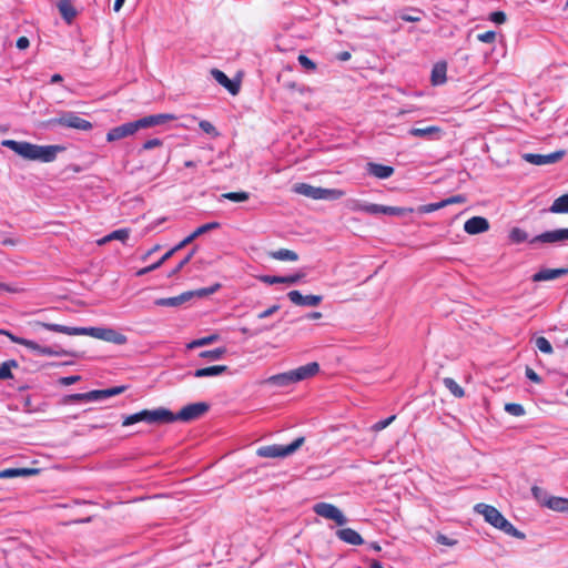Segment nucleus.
<instances>
[{
    "label": "nucleus",
    "instance_id": "obj_34",
    "mask_svg": "<svg viewBox=\"0 0 568 568\" xmlns=\"http://www.w3.org/2000/svg\"><path fill=\"white\" fill-rule=\"evenodd\" d=\"M445 387L457 398H462L465 395V392L462 386H459L454 378L445 377L443 379Z\"/></svg>",
    "mask_w": 568,
    "mask_h": 568
},
{
    "label": "nucleus",
    "instance_id": "obj_56",
    "mask_svg": "<svg viewBox=\"0 0 568 568\" xmlns=\"http://www.w3.org/2000/svg\"><path fill=\"white\" fill-rule=\"evenodd\" d=\"M525 375L532 383H536V384L541 383L540 376L531 367H528V366L526 367Z\"/></svg>",
    "mask_w": 568,
    "mask_h": 568
},
{
    "label": "nucleus",
    "instance_id": "obj_40",
    "mask_svg": "<svg viewBox=\"0 0 568 568\" xmlns=\"http://www.w3.org/2000/svg\"><path fill=\"white\" fill-rule=\"evenodd\" d=\"M535 345L544 354H552L554 353L550 342L544 336L536 337Z\"/></svg>",
    "mask_w": 568,
    "mask_h": 568
},
{
    "label": "nucleus",
    "instance_id": "obj_35",
    "mask_svg": "<svg viewBox=\"0 0 568 568\" xmlns=\"http://www.w3.org/2000/svg\"><path fill=\"white\" fill-rule=\"evenodd\" d=\"M220 287L221 285L216 283L212 286L187 291L186 293H191L190 300H192L193 297L203 298L215 293Z\"/></svg>",
    "mask_w": 568,
    "mask_h": 568
},
{
    "label": "nucleus",
    "instance_id": "obj_22",
    "mask_svg": "<svg viewBox=\"0 0 568 568\" xmlns=\"http://www.w3.org/2000/svg\"><path fill=\"white\" fill-rule=\"evenodd\" d=\"M447 63L445 61H440L434 64L430 75V81L433 85L444 84L447 80Z\"/></svg>",
    "mask_w": 568,
    "mask_h": 568
},
{
    "label": "nucleus",
    "instance_id": "obj_52",
    "mask_svg": "<svg viewBox=\"0 0 568 568\" xmlns=\"http://www.w3.org/2000/svg\"><path fill=\"white\" fill-rule=\"evenodd\" d=\"M489 20L497 24H503L506 22L507 17L504 11H494L489 14Z\"/></svg>",
    "mask_w": 568,
    "mask_h": 568
},
{
    "label": "nucleus",
    "instance_id": "obj_7",
    "mask_svg": "<svg viewBox=\"0 0 568 568\" xmlns=\"http://www.w3.org/2000/svg\"><path fill=\"white\" fill-rule=\"evenodd\" d=\"M294 192L313 200H338L344 195L342 190L317 187L307 183L295 184Z\"/></svg>",
    "mask_w": 568,
    "mask_h": 568
},
{
    "label": "nucleus",
    "instance_id": "obj_10",
    "mask_svg": "<svg viewBox=\"0 0 568 568\" xmlns=\"http://www.w3.org/2000/svg\"><path fill=\"white\" fill-rule=\"evenodd\" d=\"M209 410L206 403H193L184 406L178 414L172 413V423L176 420L192 422Z\"/></svg>",
    "mask_w": 568,
    "mask_h": 568
},
{
    "label": "nucleus",
    "instance_id": "obj_6",
    "mask_svg": "<svg viewBox=\"0 0 568 568\" xmlns=\"http://www.w3.org/2000/svg\"><path fill=\"white\" fill-rule=\"evenodd\" d=\"M45 128L63 126L79 131H90L93 125L90 121L79 116L72 111H62L59 116L49 119L43 123Z\"/></svg>",
    "mask_w": 568,
    "mask_h": 568
},
{
    "label": "nucleus",
    "instance_id": "obj_41",
    "mask_svg": "<svg viewBox=\"0 0 568 568\" xmlns=\"http://www.w3.org/2000/svg\"><path fill=\"white\" fill-rule=\"evenodd\" d=\"M443 207H445L444 200H442L439 202H436V203H428V204H425V205H420L417 209V212L420 213V214H427V213H432V212H435L437 210H440Z\"/></svg>",
    "mask_w": 568,
    "mask_h": 568
},
{
    "label": "nucleus",
    "instance_id": "obj_25",
    "mask_svg": "<svg viewBox=\"0 0 568 568\" xmlns=\"http://www.w3.org/2000/svg\"><path fill=\"white\" fill-rule=\"evenodd\" d=\"M227 371V366L225 365H215L204 368H199L193 373V376L196 378H203V377H213L221 375L222 373Z\"/></svg>",
    "mask_w": 568,
    "mask_h": 568
},
{
    "label": "nucleus",
    "instance_id": "obj_23",
    "mask_svg": "<svg viewBox=\"0 0 568 568\" xmlns=\"http://www.w3.org/2000/svg\"><path fill=\"white\" fill-rule=\"evenodd\" d=\"M58 9L67 23H71L77 16V10L71 0H59Z\"/></svg>",
    "mask_w": 568,
    "mask_h": 568
},
{
    "label": "nucleus",
    "instance_id": "obj_39",
    "mask_svg": "<svg viewBox=\"0 0 568 568\" xmlns=\"http://www.w3.org/2000/svg\"><path fill=\"white\" fill-rule=\"evenodd\" d=\"M509 239L514 243H524L528 241V233L520 227H514L509 233Z\"/></svg>",
    "mask_w": 568,
    "mask_h": 568
},
{
    "label": "nucleus",
    "instance_id": "obj_26",
    "mask_svg": "<svg viewBox=\"0 0 568 568\" xmlns=\"http://www.w3.org/2000/svg\"><path fill=\"white\" fill-rule=\"evenodd\" d=\"M190 295H191V293L184 292L178 296L160 298L155 302V304L159 306L176 307V306H180L181 304L190 301Z\"/></svg>",
    "mask_w": 568,
    "mask_h": 568
},
{
    "label": "nucleus",
    "instance_id": "obj_5",
    "mask_svg": "<svg viewBox=\"0 0 568 568\" xmlns=\"http://www.w3.org/2000/svg\"><path fill=\"white\" fill-rule=\"evenodd\" d=\"M154 424H170L172 423V412L164 407L156 409H143L141 412L126 415L123 417L122 426H131L136 423Z\"/></svg>",
    "mask_w": 568,
    "mask_h": 568
},
{
    "label": "nucleus",
    "instance_id": "obj_44",
    "mask_svg": "<svg viewBox=\"0 0 568 568\" xmlns=\"http://www.w3.org/2000/svg\"><path fill=\"white\" fill-rule=\"evenodd\" d=\"M216 339V335H210L202 338H197L187 344V348L193 349L204 345H209Z\"/></svg>",
    "mask_w": 568,
    "mask_h": 568
},
{
    "label": "nucleus",
    "instance_id": "obj_59",
    "mask_svg": "<svg viewBox=\"0 0 568 568\" xmlns=\"http://www.w3.org/2000/svg\"><path fill=\"white\" fill-rule=\"evenodd\" d=\"M436 541L440 545H445V546H454L456 545V540L447 537L446 535H443V534H438L437 537H436Z\"/></svg>",
    "mask_w": 568,
    "mask_h": 568
},
{
    "label": "nucleus",
    "instance_id": "obj_28",
    "mask_svg": "<svg viewBox=\"0 0 568 568\" xmlns=\"http://www.w3.org/2000/svg\"><path fill=\"white\" fill-rule=\"evenodd\" d=\"M548 211L555 214H568V193L557 197Z\"/></svg>",
    "mask_w": 568,
    "mask_h": 568
},
{
    "label": "nucleus",
    "instance_id": "obj_45",
    "mask_svg": "<svg viewBox=\"0 0 568 568\" xmlns=\"http://www.w3.org/2000/svg\"><path fill=\"white\" fill-rule=\"evenodd\" d=\"M505 410L513 416H523L525 414L523 405L516 403L506 404Z\"/></svg>",
    "mask_w": 568,
    "mask_h": 568
},
{
    "label": "nucleus",
    "instance_id": "obj_11",
    "mask_svg": "<svg viewBox=\"0 0 568 568\" xmlns=\"http://www.w3.org/2000/svg\"><path fill=\"white\" fill-rule=\"evenodd\" d=\"M313 511L325 518L335 521L338 526L347 523L345 515L333 504L317 503L313 506Z\"/></svg>",
    "mask_w": 568,
    "mask_h": 568
},
{
    "label": "nucleus",
    "instance_id": "obj_2",
    "mask_svg": "<svg viewBox=\"0 0 568 568\" xmlns=\"http://www.w3.org/2000/svg\"><path fill=\"white\" fill-rule=\"evenodd\" d=\"M176 116L170 113L150 114L135 121L126 122L110 129L106 133V141L114 142L133 135L142 129L163 125L169 121L175 120Z\"/></svg>",
    "mask_w": 568,
    "mask_h": 568
},
{
    "label": "nucleus",
    "instance_id": "obj_15",
    "mask_svg": "<svg viewBox=\"0 0 568 568\" xmlns=\"http://www.w3.org/2000/svg\"><path fill=\"white\" fill-rule=\"evenodd\" d=\"M489 229V222L483 216H473L468 219L464 224V231L467 234L475 235L480 234Z\"/></svg>",
    "mask_w": 568,
    "mask_h": 568
},
{
    "label": "nucleus",
    "instance_id": "obj_3",
    "mask_svg": "<svg viewBox=\"0 0 568 568\" xmlns=\"http://www.w3.org/2000/svg\"><path fill=\"white\" fill-rule=\"evenodd\" d=\"M475 513L481 515L486 523L499 529L508 536L524 540L526 535L518 530L504 515L494 506L479 503L474 506Z\"/></svg>",
    "mask_w": 568,
    "mask_h": 568
},
{
    "label": "nucleus",
    "instance_id": "obj_18",
    "mask_svg": "<svg viewBox=\"0 0 568 568\" xmlns=\"http://www.w3.org/2000/svg\"><path fill=\"white\" fill-rule=\"evenodd\" d=\"M366 171L369 175H373L377 179H388L394 173V168L389 165H384L379 163L368 162L366 165Z\"/></svg>",
    "mask_w": 568,
    "mask_h": 568
},
{
    "label": "nucleus",
    "instance_id": "obj_36",
    "mask_svg": "<svg viewBox=\"0 0 568 568\" xmlns=\"http://www.w3.org/2000/svg\"><path fill=\"white\" fill-rule=\"evenodd\" d=\"M250 199V194L245 191H240V192H227V193H223L220 197L219 201H222V200H230L232 202H245Z\"/></svg>",
    "mask_w": 568,
    "mask_h": 568
},
{
    "label": "nucleus",
    "instance_id": "obj_13",
    "mask_svg": "<svg viewBox=\"0 0 568 568\" xmlns=\"http://www.w3.org/2000/svg\"><path fill=\"white\" fill-rule=\"evenodd\" d=\"M565 154V150H558L549 154L525 153L523 159L534 165H546L560 161Z\"/></svg>",
    "mask_w": 568,
    "mask_h": 568
},
{
    "label": "nucleus",
    "instance_id": "obj_20",
    "mask_svg": "<svg viewBox=\"0 0 568 568\" xmlns=\"http://www.w3.org/2000/svg\"><path fill=\"white\" fill-rule=\"evenodd\" d=\"M43 328L67 335H84V327H73L61 324H54L51 322H44Z\"/></svg>",
    "mask_w": 568,
    "mask_h": 568
},
{
    "label": "nucleus",
    "instance_id": "obj_21",
    "mask_svg": "<svg viewBox=\"0 0 568 568\" xmlns=\"http://www.w3.org/2000/svg\"><path fill=\"white\" fill-rule=\"evenodd\" d=\"M0 334L8 335L13 342H16L18 344H21V345H24L28 348H31L33 351H37L39 354H42V355H52L53 354V352L49 347H42L39 344H37L36 342H33V341L26 339V338L14 337L10 333H8L6 331H2V329H0Z\"/></svg>",
    "mask_w": 568,
    "mask_h": 568
},
{
    "label": "nucleus",
    "instance_id": "obj_16",
    "mask_svg": "<svg viewBox=\"0 0 568 568\" xmlns=\"http://www.w3.org/2000/svg\"><path fill=\"white\" fill-rule=\"evenodd\" d=\"M211 74L213 79L224 87L231 94L235 95L240 91V82L231 80L223 71L219 69H212Z\"/></svg>",
    "mask_w": 568,
    "mask_h": 568
},
{
    "label": "nucleus",
    "instance_id": "obj_33",
    "mask_svg": "<svg viewBox=\"0 0 568 568\" xmlns=\"http://www.w3.org/2000/svg\"><path fill=\"white\" fill-rule=\"evenodd\" d=\"M424 12L417 8H409L399 13V18L406 22H418Z\"/></svg>",
    "mask_w": 568,
    "mask_h": 568
},
{
    "label": "nucleus",
    "instance_id": "obj_43",
    "mask_svg": "<svg viewBox=\"0 0 568 568\" xmlns=\"http://www.w3.org/2000/svg\"><path fill=\"white\" fill-rule=\"evenodd\" d=\"M224 353H225V349L220 347V348H215V349H212V351L201 352L200 356L202 358H207L210 361H217V359L222 358Z\"/></svg>",
    "mask_w": 568,
    "mask_h": 568
},
{
    "label": "nucleus",
    "instance_id": "obj_9",
    "mask_svg": "<svg viewBox=\"0 0 568 568\" xmlns=\"http://www.w3.org/2000/svg\"><path fill=\"white\" fill-rule=\"evenodd\" d=\"M84 335H89L94 338L118 345L124 344L126 342L125 335L108 327H84Z\"/></svg>",
    "mask_w": 568,
    "mask_h": 568
},
{
    "label": "nucleus",
    "instance_id": "obj_48",
    "mask_svg": "<svg viewBox=\"0 0 568 568\" xmlns=\"http://www.w3.org/2000/svg\"><path fill=\"white\" fill-rule=\"evenodd\" d=\"M199 126L203 132H205L212 136L219 135V132L216 131L215 126L210 121L201 120L199 123Z\"/></svg>",
    "mask_w": 568,
    "mask_h": 568
},
{
    "label": "nucleus",
    "instance_id": "obj_17",
    "mask_svg": "<svg viewBox=\"0 0 568 568\" xmlns=\"http://www.w3.org/2000/svg\"><path fill=\"white\" fill-rule=\"evenodd\" d=\"M568 268H542L532 275L534 282L552 281L567 275Z\"/></svg>",
    "mask_w": 568,
    "mask_h": 568
},
{
    "label": "nucleus",
    "instance_id": "obj_32",
    "mask_svg": "<svg viewBox=\"0 0 568 568\" xmlns=\"http://www.w3.org/2000/svg\"><path fill=\"white\" fill-rule=\"evenodd\" d=\"M123 390H124L123 386L112 387V388H106V389H101V390H92V396L91 397L95 398V400H100V399H103V398H109V397L119 395Z\"/></svg>",
    "mask_w": 568,
    "mask_h": 568
},
{
    "label": "nucleus",
    "instance_id": "obj_24",
    "mask_svg": "<svg viewBox=\"0 0 568 568\" xmlns=\"http://www.w3.org/2000/svg\"><path fill=\"white\" fill-rule=\"evenodd\" d=\"M38 471L36 468H7L0 471V478L27 477Z\"/></svg>",
    "mask_w": 568,
    "mask_h": 568
},
{
    "label": "nucleus",
    "instance_id": "obj_62",
    "mask_svg": "<svg viewBox=\"0 0 568 568\" xmlns=\"http://www.w3.org/2000/svg\"><path fill=\"white\" fill-rule=\"evenodd\" d=\"M80 379L78 375L65 376L60 379L62 385L69 386L77 383Z\"/></svg>",
    "mask_w": 568,
    "mask_h": 568
},
{
    "label": "nucleus",
    "instance_id": "obj_4",
    "mask_svg": "<svg viewBox=\"0 0 568 568\" xmlns=\"http://www.w3.org/2000/svg\"><path fill=\"white\" fill-rule=\"evenodd\" d=\"M320 372V365L316 362L307 363L306 365L300 366L295 369L270 376L264 381L265 384H270L277 387L288 386L315 376Z\"/></svg>",
    "mask_w": 568,
    "mask_h": 568
},
{
    "label": "nucleus",
    "instance_id": "obj_30",
    "mask_svg": "<svg viewBox=\"0 0 568 568\" xmlns=\"http://www.w3.org/2000/svg\"><path fill=\"white\" fill-rule=\"evenodd\" d=\"M354 210L361 211L367 214L377 215V214H384L385 212V205L382 204H375V203H357L354 206Z\"/></svg>",
    "mask_w": 568,
    "mask_h": 568
},
{
    "label": "nucleus",
    "instance_id": "obj_64",
    "mask_svg": "<svg viewBox=\"0 0 568 568\" xmlns=\"http://www.w3.org/2000/svg\"><path fill=\"white\" fill-rule=\"evenodd\" d=\"M195 237L193 236V233H191L189 236H186L183 241H181L179 244L174 246V248L178 251L182 250L184 246L190 244L192 241H194Z\"/></svg>",
    "mask_w": 568,
    "mask_h": 568
},
{
    "label": "nucleus",
    "instance_id": "obj_55",
    "mask_svg": "<svg viewBox=\"0 0 568 568\" xmlns=\"http://www.w3.org/2000/svg\"><path fill=\"white\" fill-rule=\"evenodd\" d=\"M162 144H163V141L158 138L150 139L143 143L142 150H145V151L152 150L154 148L161 146Z\"/></svg>",
    "mask_w": 568,
    "mask_h": 568
},
{
    "label": "nucleus",
    "instance_id": "obj_38",
    "mask_svg": "<svg viewBox=\"0 0 568 568\" xmlns=\"http://www.w3.org/2000/svg\"><path fill=\"white\" fill-rule=\"evenodd\" d=\"M17 366L18 363L14 359L3 362L0 365V381L12 378L11 368Z\"/></svg>",
    "mask_w": 568,
    "mask_h": 568
},
{
    "label": "nucleus",
    "instance_id": "obj_51",
    "mask_svg": "<svg viewBox=\"0 0 568 568\" xmlns=\"http://www.w3.org/2000/svg\"><path fill=\"white\" fill-rule=\"evenodd\" d=\"M194 250L190 252L169 274V276H174L178 274L193 257Z\"/></svg>",
    "mask_w": 568,
    "mask_h": 568
},
{
    "label": "nucleus",
    "instance_id": "obj_49",
    "mask_svg": "<svg viewBox=\"0 0 568 568\" xmlns=\"http://www.w3.org/2000/svg\"><path fill=\"white\" fill-rule=\"evenodd\" d=\"M396 416L395 415H392L385 419H382L377 423H375L373 426H372V430L373 432H381L383 429H385L387 426H389L394 420H395Z\"/></svg>",
    "mask_w": 568,
    "mask_h": 568
},
{
    "label": "nucleus",
    "instance_id": "obj_46",
    "mask_svg": "<svg viewBox=\"0 0 568 568\" xmlns=\"http://www.w3.org/2000/svg\"><path fill=\"white\" fill-rule=\"evenodd\" d=\"M129 234H130V232L128 229H119V230L111 232L109 234V239H110V241L118 240L121 242H125L129 239Z\"/></svg>",
    "mask_w": 568,
    "mask_h": 568
},
{
    "label": "nucleus",
    "instance_id": "obj_57",
    "mask_svg": "<svg viewBox=\"0 0 568 568\" xmlns=\"http://www.w3.org/2000/svg\"><path fill=\"white\" fill-rule=\"evenodd\" d=\"M260 280L265 284H280L282 283L283 278L282 276H275V275H263L260 277Z\"/></svg>",
    "mask_w": 568,
    "mask_h": 568
},
{
    "label": "nucleus",
    "instance_id": "obj_31",
    "mask_svg": "<svg viewBox=\"0 0 568 568\" xmlns=\"http://www.w3.org/2000/svg\"><path fill=\"white\" fill-rule=\"evenodd\" d=\"M440 128L432 125L426 128H412L409 134L418 138H432L434 134H438Z\"/></svg>",
    "mask_w": 568,
    "mask_h": 568
},
{
    "label": "nucleus",
    "instance_id": "obj_19",
    "mask_svg": "<svg viewBox=\"0 0 568 568\" xmlns=\"http://www.w3.org/2000/svg\"><path fill=\"white\" fill-rule=\"evenodd\" d=\"M336 536L342 541H344L348 545H353V546H358L364 542V539L362 538V536L356 530H354L352 528L338 529L336 531Z\"/></svg>",
    "mask_w": 568,
    "mask_h": 568
},
{
    "label": "nucleus",
    "instance_id": "obj_58",
    "mask_svg": "<svg viewBox=\"0 0 568 568\" xmlns=\"http://www.w3.org/2000/svg\"><path fill=\"white\" fill-rule=\"evenodd\" d=\"M92 390L88 393L73 394L71 395V399L73 400H87V402H95V398H92Z\"/></svg>",
    "mask_w": 568,
    "mask_h": 568
},
{
    "label": "nucleus",
    "instance_id": "obj_42",
    "mask_svg": "<svg viewBox=\"0 0 568 568\" xmlns=\"http://www.w3.org/2000/svg\"><path fill=\"white\" fill-rule=\"evenodd\" d=\"M220 226H221V224L219 222H209V223H205V224L199 226L192 233H193V236L196 239L200 235L205 234L209 231L219 229Z\"/></svg>",
    "mask_w": 568,
    "mask_h": 568
},
{
    "label": "nucleus",
    "instance_id": "obj_53",
    "mask_svg": "<svg viewBox=\"0 0 568 568\" xmlns=\"http://www.w3.org/2000/svg\"><path fill=\"white\" fill-rule=\"evenodd\" d=\"M477 40L484 43H493L496 40L495 31H486L484 33L477 34Z\"/></svg>",
    "mask_w": 568,
    "mask_h": 568
},
{
    "label": "nucleus",
    "instance_id": "obj_63",
    "mask_svg": "<svg viewBox=\"0 0 568 568\" xmlns=\"http://www.w3.org/2000/svg\"><path fill=\"white\" fill-rule=\"evenodd\" d=\"M17 48L19 50H26L29 48L30 45V41L27 37H20L18 40H17V43H16Z\"/></svg>",
    "mask_w": 568,
    "mask_h": 568
},
{
    "label": "nucleus",
    "instance_id": "obj_61",
    "mask_svg": "<svg viewBox=\"0 0 568 568\" xmlns=\"http://www.w3.org/2000/svg\"><path fill=\"white\" fill-rule=\"evenodd\" d=\"M465 201H466L465 196L458 194V195H454V196L445 199L444 203H445V206H447V205H450L454 203H464Z\"/></svg>",
    "mask_w": 568,
    "mask_h": 568
},
{
    "label": "nucleus",
    "instance_id": "obj_14",
    "mask_svg": "<svg viewBox=\"0 0 568 568\" xmlns=\"http://www.w3.org/2000/svg\"><path fill=\"white\" fill-rule=\"evenodd\" d=\"M287 296L297 306H316L323 298L321 295H303L300 291H291Z\"/></svg>",
    "mask_w": 568,
    "mask_h": 568
},
{
    "label": "nucleus",
    "instance_id": "obj_47",
    "mask_svg": "<svg viewBox=\"0 0 568 568\" xmlns=\"http://www.w3.org/2000/svg\"><path fill=\"white\" fill-rule=\"evenodd\" d=\"M297 60L298 63L307 71H314L316 69V63L305 54H300Z\"/></svg>",
    "mask_w": 568,
    "mask_h": 568
},
{
    "label": "nucleus",
    "instance_id": "obj_8",
    "mask_svg": "<svg viewBox=\"0 0 568 568\" xmlns=\"http://www.w3.org/2000/svg\"><path fill=\"white\" fill-rule=\"evenodd\" d=\"M304 437H298L288 445H268L257 448L256 455L263 458L287 457L294 454L303 444Z\"/></svg>",
    "mask_w": 568,
    "mask_h": 568
},
{
    "label": "nucleus",
    "instance_id": "obj_12",
    "mask_svg": "<svg viewBox=\"0 0 568 568\" xmlns=\"http://www.w3.org/2000/svg\"><path fill=\"white\" fill-rule=\"evenodd\" d=\"M565 241H568V229H556L536 235L535 237L529 240V243L555 244Z\"/></svg>",
    "mask_w": 568,
    "mask_h": 568
},
{
    "label": "nucleus",
    "instance_id": "obj_54",
    "mask_svg": "<svg viewBox=\"0 0 568 568\" xmlns=\"http://www.w3.org/2000/svg\"><path fill=\"white\" fill-rule=\"evenodd\" d=\"M304 276H305L304 273H295V274H292V275L282 276V278H283L282 283H284V284H296Z\"/></svg>",
    "mask_w": 568,
    "mask_h": 568
},
{
    "label": "nucleus",
    "instance_id": "obj_60",
    "mask_svg": "<svg viewBox=\"0 0 568 568\" xmlns=\"http://www.w3.org/2000/svg\"><path fill=\"white\" fill-rule=\"evenodd\" d=\"M161 266H162L161 263L158 261V262H155L153 264H150V266H146V267H143V268L139 270L136 272V275L138 276L145 275V274H148V273H150V272H152V271H154V270H156V268H159Z\"/></svg>",
    "mask_w": 568,
    "mask_h": 568
},
{
    "label": "nucleus",
    "instance_id": "obj_1",
    "mask_svg": "<svg viewBox=\"0 0 568 568\" xmlns=\"http://www.w3.org/2000/svg\"><path fill=\"white\" fill-rule=\"evenodd\" d=\"M1 144L29 161L43 163L53 162L59 152L64 151L61 145H38L27 141L3 140Z\"/></svg>",
    "mask_w": 568,
    "mask_h": 568
},
{
    "label": "nucleus",
    "instance_id": "obj_50",
    "mask_svg": "<svg viewBox=\"0 0 568 568\" xmlns=\"http://www.w3.org/2000/svg\"><path fill=\"white\" fill-rule=\"evenodd\" d=\"M531 494L544 506H545V500L547 498H549L547 496V493L542 488H540L538 486H532L531 487Z\"/></svg>",
    "mask_w": 568,
    "mask_h": 568
},
{
    "label": "nucleus",
    "instance_id": "obj_29",
    "mask_svg": "<svg viewBox=\"0 0 568 568\" xmlns=\"http://www.w3.org/2000/svg\"><path fill=\"white\" fill-rule=\"evenodd\" d=\"M270 257L277 261H291L295 262L298 260V255L296 252L287 248H280L277 251H272L268 253Z\"/></svg>",
    "mask_w": 568,
    "mask_h": 568
},
{
    "label": "nucleus",
    "instance_id": "obj_27",
    "mask_svg": "<svg viewBox=\"0 0 568 568\" xmlns=\"http://www.w3.org/2000/svg\"><path fill=\"white\" fill-rule=\"evenodd\" d=\"M545 506L559 513H568V499L562 497H549L545 500Z\"/></svg>",
    "mask_w": 568,
    "mask_h": 568
},
{
    "label": "nucleus",
    "instance_id": "obj_37",
    "mask_svg": "<svg viewBox=\"0 0 568 568\" xmlns=\"http://www.w3.org/2000/svg\"><path fill=\"white\" fill-rule=\"evenodd\" d=\"M414 212L413 207H399V206H387L385 205V215L406 216Z\"/></svg>",
    "mask_w": 568,
    "mask_h": 568
}]
</instances>
